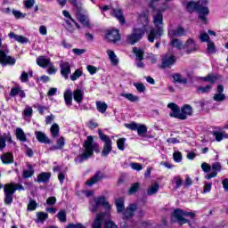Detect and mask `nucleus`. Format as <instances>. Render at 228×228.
<instances>
[{"mask_svg":"<svg viewBox=\"0 0 228 228\" xmlns=\"http://www.w3.org/2000/svg\"><path fill=\"white\" fill-rule=\"evenodd\" d=\"M102 218L104 216L102 214H98L96 218L92 225L93 228H102Z\"/></svg>","mask_w":228,"mask_h":228,"instance_id":"c756f323","label":"nucleus"},{"mask_svg":"<svg viewBox=\"0 0 228 228\" xmlns=\"http://www.w3.org/2000/svg\"><path fill=\"white\" fill-rule=\"evenodd\" d=\"M101 179H102V175H101V173H97L91 179L87 180L86 182V184H87V186H94V184H96V183H99Z\"/></svg>","mask_w":228,"mask_h":228,"instance_id":"5701e85b","label":"nucleus"},{"mask_svg":"<svg viewBox=\"0 0 228 228\" xmlns=\"http://www.w3.org/2000/svg\"><path fill=\"white\" fill-rule=\"evenodd\" d=\"M159 191V183H152L147 191V195H156V192Z\"/></svg>","mask_w":228,"mask_h":228,"instance_id":"e433bc0d","label":"nucleus"},{"mask_svg":"<svg viewBox=\"0 0 228 228\" xmlns=\"http://www.w3.org/2000/svg\"><path fill=\"white\" fill-rule=\"evenodd\" d=\"M1 160L5 165L13 163V155L12 153H4V155H2Z\"/></svg>","mask_w":228,"mask_h":228,"instance_id":"473e14b6","label":"nucleus"},{"mask_svg":"<svg viewBox=\"0 0 228 228\" xmlns=\"http://www.w3.org/2000/svg\"><path fill=\"white\" fill-rule=\"evenodd\" d=\"M110 13L113 15V17H116V19H118L121 24H125L126 20H124V14L122 13L121 10L116 9Z\"/></svg>","mask_w":228,"mask_h":228,"instance_id":"a878e982","label":"nucleus"},{"mask_svg":"<svg viewBox=\"0 0 228 228\" xmlns=\"http://www.w3.org/2000/svg\"><path fill=\"white\" fill-rule=\"evenodd\" d=\"M138 20L139 22H142V27H134L133 32L127 37V42L132 45L142 40V37L145 35V31L149 29V14H139Z\"/></svg>","mask_w":228,"mask_h":228,"instance_id":"f257e3e1","label":"nucleus"},{"mask_svg":"<svg viewBox=\"0 0 228 228\" xmlns=\"http://www.w3.org/2000/svg\"><path fill=\"white\" fill-rule=\"evenodd\" d=\"M9 38H12V40H15L19 44H28L29 42V39L28 37H25L24 36H19L15 34L14 32H10L8 34Z\"/></svg>","mask_w":228,"mask_h":228,"instance_id":"6ab92c4d","label":"nucleus"},{"mask_svg":"<svg viewBox=\"0 0 228 228\" xmlns=\"http://www.w3.org/2000/svg\"><path fill=\"white\" fill-rule=\"evenodd\" d=\"M120 96L124 97L125 99H127V101H129L130 102H138L140 101V98L133 94L122 93Z\"/></svg>","mask_w":228,"mask_h":228,"instance_id":"c85d7f7f","label":"nucleus"},{"mask_svg":"<svg viewBox=\"0 0 228 228\" xmlns=\"http://www.w3.org/2000/svg\"><path fill=\"white\" fill-rule=\"evenodd\" d=\"M211 90H213L212 85H208L206 86L198 87L199 94H208V92H211Z\"/></svg>","mask_w":228,"mask_h":228,"instance_id":"de8ad7c7","label":"nucleus"},{"mask_svg":"<svg viewBox=\"0 0 228 228\" xmlns=\"http://www.w3.org/2000/svg\"><path fill=\"white\" fill-rule=\"evenodd\" d=\"M101 206H104L106 209H111V205H110V202H108L104 197L94 198L93 200H91L89 209L91 213H96Z\"/></svg>","mask_w":228,"mask_h":228,"instance_id":"20e7f679","label":"nucleus"},{"mask_svg":"<svg viewBox=\"0 0 228 228\" xmlns=\"http://www.w3.org/2000/svg\"><path fill=\"white\" fill-rule=\"evenodd\" d=\"M57 218L60 220V222H62V223L67 222V213L65 212V210H61L57 214Z\"/></svg>","mask_w":228,"mask_h":228,"instance_id":"5fc2aeb1","label":"nucleus"},{"mask_svg":"<svg viewBox=\"0 0 228 228\" xmlns=\"http://www.w3.org/2000/svg\"><path fill=\"white\" fill-rule=\"evenodd\" d=\"M62 15L65 17V22L68 26H71L72 22H76L68 11H62Z\"/></svg>","mask_w":228,"mask_h":228,"instance_id":"79ce46f5","label":"nucleus"},{"mask_svg":"<svg viewBox=\"0 0 228 228\" xmlns=\"http://www.w3.org/2000/svg\"><path fill=\"white\" fill-rule=\"evenodd\" d=\"M61 68V75L64 79H69V76H70V63L67 61H62L60 63Z\"/></svg>","mask_w":228,"mask_h":228,"instance_id":"2eb2a0df","label":"nucleus"},{"mask_svg":"<svg viewBox=\"0 0 228 228\" xmlns=\"http://www.w3.org/2000/svg\"><path fill=\"white\" fill-rule=\"evenodd\" d=\"M16 137L18 140H20V142H28V137L26 136V133H24L22 128L16 129Z\"/></svg>","mask_w":228,"mask_h":228,"instance_id":"2f4dec72","label":"nucleus"},{"mask_svg":"<svg viewBox=\"0 0 228 228\" xmlns=\"http://www.w3.org/2000/svg\"><path fill=\"white\" fill-rule=\"evenodd\" d=\"M64 100L67 106H70V104H72V91H70V89L64 92Z\"/></svg>","mask_w":228,"mask_h":228,"instance_id":"4c0bfd02","label":"nucleus"},{"mask_svg":"<svg viewBox=\"0 0 228 228\" xmlns=\"http://www.w3.org/2000/svg\"><path fill=\"white\" fill-rule=\"evenodd\" d=\"M118 213H122L126 208L124 207V198H118L115 201Z\"/></svg>","mask_w":228,"mask_h":228,"instance_id":"72a5a7b5","label":"nucleus"},{"mask_svg":"<svg viewBox=\"0 0 228 228\" xmlns=\"http://www.w3.org/2000/svg\"><path fill=\"white\" fill-rule=\"evenodd\" d=\"M51 179V173L43 172L37 176V183H47Z\"/></svg>","mask_w":228,"mask_h":228,"instance_id":"cd10ccee","label":"nucleus"},{"mask_svg":"<svg viewBox=\"0 0 228 228\" xmlns=\"http://www.w3.org/2000/svg\"><path fill=\"white\" fill-rule=\"evenodd\" d=\"M24 117H31L33 115V109L29 106H27L23 110Z\"/></svg>","mask_w":228,"mask_h":228,"instance_id":"69168bd1","label":"nucleus"},{"mask_svg":"<svg viewBox=\"0 0 228 228\" xmlns=\"http://www.w3.org/2000/svg\"><path fill=\"white\" fill-rule=\"evenodd\" d=\"M50 131L53 138H58V136H60V126H58V124H53L51 126Z\"/></svg>","mask_w":228,"mask_h":228,"instance_id":"58836bf2","label":"nucleus"},{"mask_svg":"<svg viewBox=\"0 0 228 228\" xmlns=\"http://www.w3.org/2000/svg\"><path fill=\"white\" fill-rule=\"evenodd\" d=\"M48 217H49V216L47 215V213H45V212H37V213L36 223L37 224H44V222L46 221Z\"/></svg>","mask_w":228,"mask_h":228,"instance_id":"bb28decb","label":"nucleus"},{"mask_svg":"<svg viewBox=\"0 0 228 228\" xmlns=\"http://www.w3.org/2000/svg\"><path fill=\"white\" fill-rule=\"evenodd\" d=\"M83 97H85V91L81 88H77L73 92V99L78 104L83 102Z\"/></svg>","mask_w":228,"mask_h":228,"instance_id":"aec40b11","label":"nucleus"},{"mask_svg":"<svg viewBox=\"0 0 228 228\" xmlns=\"http://www.w3.org/2000/svg\"><path fill=\"white\" fill-rule=\"evenodd\" d=\"M96 110H98L100 113H106V110H108V104H106L104 102L97 101Z\"/></svg>","mask_w":228,"mask_h":228,"instance_id":"f704fd0d","label":"nucleus"},{"mask_svg":"<svg viewBox=\"0 0 228 228\" xmlns=\"http://www.w3.org/2000/svg\"><path fill=\"white\" fill-rule=\"evenodd\" d=\"M212 172L208 173L205 175V179L209 181V179H213L218 175V172H222V163L220 162H214L211 165Z\"/></svg>","mask_w":228,"mask_h":228,"instance_id":"1a4fd4ad","label":"nucleus"},{"mask_svg":"<svg viewBox=\"0 0 228 228\" xmlns=\"http://www.w3.org/2000/svg\"><path fill=\"white\" fill-rule=\"evenodd\" d=\"M37 63L39 67L45 69V67L51 63V60L44 56H40L37 59Z\"/></svg>","mask_w":228,"mask_h":228,"instance_id":"b1692460","label":"nucleus"},{"mask_svg":"<svg viewBox=\"0 0 228 228\" xmlns=\"http://www.w3.org/2000/svg\"><path fill=\"white\" fill-rule=\"evenodd\" d=\"M198 12L200 13L199 19L202 20V22H206L207 18L206 15L209 14V9L208 7H200V5L198 7Z\"/></svg>","mask_w":228,"mask_h":228,"instance_id":"412c9836","label":"nucleus"},{"mask_svg":"<svg viewBox=\"0 0 228 228\" xmlns=\"http://www.w3.org/2000/svg\"><path fill=\"white\" fill-rule=\"evenodd\" d=\"M153 24L156 28H152L148 36L149 42H154L155 38H159L163 35V14L159 12H155L153 14Z\"/></svg>","mask_w":228,"mask_h":228,"instance_id":"f03ea898","label":"nucleus"},{"mask_svg":"<svg viewBox=\"0 0 228 228\" xmlns=\"http://www.w3.org/2000/svg\"><path fill=\"white\" fill-rule=\"evenodd\" d=\"M48 69H47V73L50 74V76H53V74H55L58 69H56V67H54V65H53V63H49L48 64Z\"/></svg>","mask_w":228,"mask_h":228,"instance_id":"680f3d73","label":"nucleus"},{"mask_svg":"<svg viewBox=\"0 0 228 228\" xmlns=\"http://www.w3.org/2000/svg\"><path fill=\"white\" fill-rule=\"evenodd\" d=\"M83 76V70L76 69L75 72L70 76L71 81H77L79 77Z\"/></svg>","mask_w":228,"mask_h":228,"instance_id":"8fccbe9b","label":"nucleus"},{"mask_svg":"<svg viewBox=\"0 0 228 228\" xmlns=\"http://www.w3.org/2000/svg\"><path fill=\"white\" fill-rule=\"evenodd\" d=\"M4 202L5 204H12L13 202V193H15V187L13 183H7L4 187Z\"/></svg>","mask_w":228,"mask_h":228,"instance_id":"6e6552de","label":"nucleus"},{"mask_svg":"<svg viewBox=\"0 0 228 228\" xmlns=\"http://www.w3.org/2000/svg\"><path fill=\"white\" fill-rule=\"evenodd\" d=\"M169 37H183L184 35V28H178L175 30H169Z\"/></svg>","mask_w":228,"mask_h":228,"instance_id":"ea45409f","label":"nucleus"},{"mask_svg":"<svg viewBox=\"0 0 228 228\" xmlns=\"http://www.w3.org/2000/svg\"><path fill=\"white\" fill-rule=\"evenodd\" d=\"M95 149H99V145L94 144V137L88 136L84 143V151L77 157L75 159L76 163H83V161L94 154Z\"/></svg>","mask_w":228,"mask_h":228,"instance_id":"7ed1b4c3","label":"nucleus"},{"mask_svg":"<svg viewBox=\"0 0 228 228\" xmlns=\"http://www.w3.org/2000/svg\"><path fill=\"white\" fill-rule=\"evenodd\" d=\"M78 20L85 28H90V20L86 18V16H79Z\"/></svg>","mask_w":228,"mask_h":228,"instance_id":"3c124183","label":"nucleus"},{"mask_svg":"<svg viewBox=\"0 0 228 228\" xmlns=\"http://www.w3.org/2000/svg\"><path fill=\"white\" fill-rule=\"evenodd\" d=\"M38 204L34 200H29L28 206H27V211H35L37 208Z\"/></svg>","mask_w":228,"mask_h":228,"instance_id":"49530a36","label":"nucleus"},{"mask_svg":"<svg viewBox=\"0 0 228 228\" xmlns=\"http://www.w3.org/2000/svg\"><path fill=\"white\" fill-rule=\"evenodd\" d=\"M105 38L109 42H112L116 44V42H119L120 40V34L118 33V29H110L105 34Z\"/></svg>","mask_w":228,"mask_h":228,"instance_id":"9d476101","label":"nucleus"},{"mask_svg":"<svg viewBox=\"0 0 228 228\" xmlns=\"http://www.w3.org/2000/svg\"><path fill=\"white\" fill-rule=\"evenodd\" d=\"M35 136L39 143H51V139L42 131H36Z\"/></svg>","mask_w":228,"mask_h":228,"instance_id":"a211bd4d","label":"nucleus"},{"mask_svg":"<svg viewBox=\"0 0 228 228\" xmlns=\"http://www.w3.org/2000/svg\"><path fill=\"white\" fill-rule=\"evenodd\" d=\"M98 134H100V138L102 141H103V150L102 151V156H108L111 152V149L113 145V142H111V139H110V136L107 134H102V131L98 130Z\"/></svg>","mask_w":228,"mask_h":228,"instance_id":"0eeeda50","label":"nucleus"},{"mask_svg":"<svg viewBox=\"0 0 228 228\" xmlns=\"http://www.w3.org/2000/svg\"><path fill=\"white\" fill-rule=\"evenodd\" d=\"M167 108L171 110L169 112V117H171L172 118H178L179 120H181V109L177 104L169 103L167 105Z\"/></svg>","mask_w":228,"mask_h":228,"instance_id":"f8f14e48","label":"nucleus"},{"mask_svg":"<svg viewBox=\"0 0 228 228\" xmlns=\"http://www.w3.org/2000/svg\"><path fill=\"white\" fill-rule=\"evenodd\" d=\"M175 61H177V58L174 54H166L162 61V67H172Z\"/></svg>","mask_w":228,"mask_h":228,"instance_id":"dca6fc26","label":"nucleus"},{"mask_svg":"<svg viewBox=\"0 0 228 228\" xmlns=\"http://www.w3.org/2000/svg\"><path fill=\"white\" fill-rule=\"evenodd\" d=\"M134 211H136V205L131 204L129 205L126 211L124 212L125 218H131L133 215H134Z\"/></svg>","mask_w":228,"mask_h":228,"instance_id":"393cba45","label":"nucleus"},{"mask_svg":"<svg viewBox=\"0 0 228 228\" xmlns=\"http://www.w3.org/2000/svg\"><path fill=\"white\" fill-rule=\"evenodd\" d=\"M201 169L205 172V174H209L211 172V165L208 163L203 162L201 164Z\"/></svg>","mask_w":228,"mask_h":228,"instance_id":"e2e57ef3","label":"nucleus"},{"mask_svg":"<svg viewBox=\"0 0 228 228\" xmlns=\"http://www.w3.org/2000/svg\"><path fill=\"white\" fill-rule=\"evenodd\" d=\"M66 228H86V226L83 225V224H69Z\"/></svg>","mask_w":228,"mask_h":228,"instance_id":"774afa93","label":"nucleus"},{"mask_svg":"<svg viewBox=\"0 0 228 228\" xmlns=\"http://www.w3.org/2000/svg\"><path fill=\"white\" fill-rule=\"evenodd\" d=\"M133 51L136 56V61H137L136 65H137L138 69H143L145 67V64H143V62H142V60H143V54H144L143 50L135 47L133 49Z\"/></svg>","mask_w":228,"mask_h":228,"instance_id":"4468645a","label":"nucleus"},{"mask_svg":"<svg viewBox=\"0 0 228 228\" xmlns=\"http://www.w3.org/2000/svg\"><path fill=\"white\" fill-rule=\"evenodd\" d=\"M62 147H65V138L64 137H60L58 140H57V145L56 146H53L52 147V151H56V150H60L61 149Z\"/></svg>","mask_w":228,"mask_h":228,"instance_id":"a18cd8bd","label":"nucleus"},{"mask_svg":"<svg viewBox=\"0 0 228 228\" xmlns=\"http://www.w3.org/2000/svg\"><path fill=\"white\" fill-rule=\"evenodd\" d=\"M203 79V81H208V83H216V76H215V75H208V76H207V77H203L202 78Z\"/></svg>","mask_w":228,"mask_h":228,"instance_id":"052dcab7","label":"nucleus"},{"mask_svg":"<svg viewBox=\"0 0 228 228\" xmlns=\"http://www.w3.org/2000/svg\"><path fill=\"white\" fill-rule=\"evenodd\" d=\"M173 79L176 83H182L183 85H186L187 80L183 77L180 73H176L173 75Z\"/></svg>","mask_w":228,"mask_h":228,"instance_id":"37998d69","label":"nucleus"},{"mask_svg":"<svg viewBox=\"0 0 228 228\" xmlns=\"http://www.w3.org/2000/svg\"><path fill=\"white\" fill-rule=\"evenodd\" d=\"M8 45H3L0 50V63L2 65H15V59L8 55Z\"/></svg>","mask_w":228,"mask_h":228,"instance_id":"423d86ee","label":"nucleus"},{"mask_svg":"<svg viewBox=\"0 0 228 228\" xmlns=\"http://www.w3.org/2000/svg\"><path fill=\"white\" fill-rule=\"evenodd\" d=\"M173 216L179 222V224H186L188 220L184 217L188 218H195L197 216V214L193 211H183L181 208H177L173 212Z\"/></svg>","mask_w":228,"mask_h":228,"instance_id":"39448f33","label":"nucleus"},{"mask_svg":"<svg viewBox=\"0 0 228 228\" xmlns=\"http://www.w3.org/2000/svg\"><path fill=\"white\" fill-rule=\"evenodd\" d=\"M139 189H140V183H135L132 184V186L130 187V189L128 191L129 195H134V193H136Z\"/></svg>","mask_w":228,"mask_h":228,"instance_id":"603ef678","label":"nucleus"},{"mask_svg":"<svg viewBox=\"0 0 228 228\" xmlns=\"http://www.w3.org/2000/svg\"><path fill=\"white\" fill-rule=\"evenodd\" d=\"M213 135L215 136L216 142H222V140L228 138V134L225 132L215 131L213 132Z\"/></svg>","mask_w":228,"mask_h":228,"instance_id":"c9c22d12","label":"nucleus"},{"mask_svg":"<svg viewBox=\"0 0 228 228\" xmlns=\"http://www.w3.org/2000/svg\"><path fill=\"white\" fill-rule=\"evenodd\" d=\"M170 45H172L173 47H175V49H183V47H184V45H183V42H181V40L177 38L172 39L170 41Z\"/></svg>","mask_w":228,"mask_h":228,"instance_id":"c03bdc74","label":"nucleus"},{"mask_svg":"<svg viewBox=\"0 0 228 228\" xmlns=\"http://www.w3.org/2000/svg\"><path fill=\"white\" fill-rule=\"evenodd\" d=\"M33 174H35V170L33 169V166H31V164H28V169L23 171V177H25V179H28L29 177H32Z\"/></svg>","mask_w":228,"mask_h":228,"instance_id":"a19ab883","label":"nucleus"},{"mask_svg":"<svg viewBox=\"0 0 228 228\" xmlns=\"http://www.w3.org/2000/svg\"><path fill=\"white\" fill-rule=\"evenodd\" d=\"M224 86L218 85L216 87V93L213 95V101L216 102H224V101L226 99L225 94H224Z\"/></svg>","mask_w":228,"mask_h":228,"instance_id":"9b49d317","label":"nucleus"},{"mask_svg":"<svg viewBox=\"0 0 228 228\" xmlns=\"http://www.w3.org/2000/svg\"><path fill=\"white\" fill-rule=\"evenodd\" d=\"M134 86H135L137 92H139L140 94H143V92H145L146 90L145 86L141 83H134Z\"/></svg>","mask_w":228,"mask_h":228,"instance_id":"13d9d810","label":"nucleus"},{"mask_svg":"<svg viewBox=\"0 0 228 228\" xmlns=\"http://www.w3.org/2000/svg\"><path fill=\"white\" fill-rule=\"evenodd\" d=\"M208 53L210 54H213L214 53H216V48L215 47V43L213 42H208V48H207Z\"/></svg>","mask_w":228,"mask_h":228,"instance_id":"bf43d9fd","label":"nucleus"},{"mask_svg":"<svg viewBox=\"0 0 228 228\" xmlns=\"http://www.w3.org/2000/svg\"><path fill=\"white\" fill-rule=\"evenodd\" d=\"M199 6H200V2L190 1L187 3V10L188 12H198Z\"/></svg>","mask_w":228,"mask_h":228,"instance_id":"4be33fe9","label":"nucleus"},{"mask_svg":"<svg viewBox=\"0 0 228 228\" xmlns=\"http://www.w3.org/2000/svg\"><path fill=\"white\" fill-rule=\"evenodd\" d=\"M107 54L112 65H118V58L117 57V54H115V52L108 50Z\"/></svg>","mask_w":228,"mask_h":228,"instance_id":"7c9ffc66","label":"nucleus"},{"mask_svg":"<svg viewBox=\"0 0 228 228\" xmlns=\"http://www.w3.org/2000/svg\"><path fill=\"white\" fill-rule=\"evenodd\" d=\"M172 183L176 184V188H179L183 184V179H181L180 176H175L173 178V182Z\"/></svg>","mask_w":228,"mask_h":228,"instance_id":"338daca9","label":"nucleus"},{"mask_svg":"<svg viewBox=\"0 0 228 228\" xmlns=\"http://www.w3.org/2000/svg\"><path fill=\"white\" fill-rule=\"evenodd\" d=\"M173 159L175 163H181V161H183V154L181 151H175L173 153Z\"/></svg>","mask_w":228,"mask_h":228,"instance_id":"864d4df0","label":"nucleus"},{"mask_svg":"<svg viewBox=\"0 0 228 228\" xmlns=\"http://www.w3.org/2000/svg\"><path fill=\"white\" fill-rule=\"evenodd\" d=\"M136 131H137V134H139V136H142V135L145 134V133H147V126L138 124Z\"/></svg>","mask_w":228,"mask_h":228,"instance_id":"09e8293b","label":"nucleus"},{"mask_svg":"<svg viewBox=\"0 0 228 228\" xmlns=\"http://www.w3.org/2000/svg\"><path fill=\"white\" fill-rule=\"evenodd\" d=\"M125 144H126V138H119L117 141V145H118V149L119 151H124L125 149Z\"/></svg>","mask_w":228,"mask_h":228,"instance_id":"6e6d98bb","label":"nucleus"},{"mask_svg":"<svg viewBox=\"0 0 228 228\" xmlns=\"http://www.w3.org/2000/svg\"><path fill=\"white\" fill-rule=\"evenodd\" d=\"M130 167L132 170H136L137 172L143 169V166H142V164L134 162L130 163Z\"/></svg>","mask_w":228,"mask_h":228,"instance_id":"4d7b16f0","label":"nucleus"},{"mask_svg":"<svg viewBox=\"0 0 228 228\" xmlns=\"http://www.w3.org/2000/svg\"><path fill=\"white\" fill-rule=\"evenodd\" d=\"M184 48L186 49V53L190 54V53H195V51H198L199 45H197L193 39L189 38L185 43Z\"/></svg>","mask_w":228,"mask_h":228,"instance_id":"f3484780","label":"nucleus"},{"mask_svg":"<svg viewBox=\"0 0 228 228\" xmlns=\"http://www.w3.org/2000/svg\"><path fill=\"white\" fill-rule=\"evenodd\" d=\"M104 228H118V226L111 220H108L104 224Z\"/></svg>","mask_w":228,"mask_h":228,"instance_id":"0e129e2a","label":"nucleus"},{"mask_svg":"<svg viewBox=\"0 0 228 228\" xmlns=\"http://www.w3.org/2000/svg\"><path fill=\"white\" fill-rule=\"evenodd\" d=\"M193 113V109L191 106L185 104L180 110V120H186L188 117H191Z\"/></svg>","mask_w":228,"mask_h":228,"instance_id":"ddd939ff","label":"nucleus"}]
</instances>
